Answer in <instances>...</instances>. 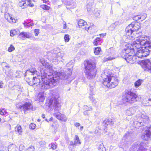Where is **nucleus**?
Masks as SVG:
<instances>
[{"label": "nucleus", "mask_w": 151, "mask_h": 151, "mask_svg": "<svg viewBox=\"0 0 151 151\" xmlns=\"http://www.w3.org/2000/svg\"><path fill=\"white\" fill-rule=\"evenodd\" d=\"M20 37L24 38H29L30 36L28 32H21L19 35Z\"/></svg>", "instance_id": "nucleus-20"}, {"label": "nucleus", "mask_w": 151, "mask_h": 151, "mask_svg": "<svg viewBox=\"0 0 151 151\" xmlns=\"http://www.w3.org/2000/svg\"><path fill=\"white\" fill-rule=\"evenodd\" d=\"M6 113V111L4 109H0V114L3 115L5 114Z\"/></svg>", "instance_id": "nucleus-42"}, {"label": "nucleus", "mask_w": 151, "mask_h": 151, "mask_svg": "<svg viewBox=\"0 0 151 151\" xmlns=\"http://www.w3.org/2000/svg\"><path fill=\"white\" fill-rule=\"evenodd\" d=\"M147 149L144 148L139 149L137 151H147Z\"/></svg>", "instance_id": "nucleus-57"}, {"label": "nucleus", "mask_w": 151, "mask_h": 151, "mask_svg": "<svg viewBox=\"0 0 151 151\" xmlns=\"http://www.w3.org/2000/svg\"><path fill=\"white\" fill-rule=\"evenodd\" d=\"M143 102V105L146 106H151V99L146 98H145Z\"/></svg>", "instance_id": "nucleus-17"}, {"label": "nucleus", "mask_w": 151, "mask_h": 151, "mask_svg": "<svg viewBox=\"0 0 151 151\" xmlns=\"http://www.w3.org/2000/svg\"><path fill=\"white\" fill-rule=\"evenodd\" d=\"M118 22H116L114 23L111 24L110 26V27H112L114 28L115 27L116 25L118 24Z\"/></svg>", "instance_id": "nucleus-50"}, {"label": "nucleus", "mask_w": 151, "mask_h": 151, "mask_svg": "<svg viewBox=\"0 0 151 151\" xmlns=\"http://www.w3.org/2000/svg\"><path fill=\"white\" fill-rule=\"evenodd\" d=\"M119 146V147L124 149L127 147L128 144L126 142L122 141L120 142Z\"/></svg>", "instance_id": "nucleus-21"}, {"label": "nucleus", "mask_w": 151, "mask_h": 151, "mask_svg": "<svg viewBox=\"0 0 151 151\" xmlns=\"http://www.w3.org/2000/svg\"><path fill=\"white\" fill-rule=\"evenodd\" d=\"M147 17V14H144L143 15H142L141 17H139L138 16V17L139 19H142L143 20L144 19Z\"/></svg>", "instance_id": "nucleus-46"}, {"label": "nucleus", "mask_w": 151, "mask_h": 151, "mask_svg": "<svg viewBox=\"0 0 151 151\" xmlns=\"http://www.w3.org/2000/svg\"><path fill=\"white\" fill-rule=\"evenodd\" d=\"M93 26V24H91V26L87 28H86V30H88L90 29L92 27V26Z\"/></svg>", "instance_id": "nucleus-51"}, {"label": "nucleus", "mask_w": 151, "mask_h": 151, "mask_svg": "<svg viewBox=\"0 0 151 151\" xmlns=\"http://www.w3.org/2000/svg\"><path fill=\"white\" fill-rule=\"evenodd\" d=\"M89 98L91 101L93 103L95 104L98 101V99L97 98H94L92 95L90 96Z\"/></svg>", "instance_id": "nucleus-27"}, {"label": "nucleus", "mask_w": 151, "mask_h": 151, "mask_svg": "<svg viewBox=\"0 0 151 151\" xmlns=\"http://www.w3.org/2000/svg\"><path fill=\"white\" fill-rule=\"evenodd\" d=\"M3 65H4L5 67L7 68H6V74L9 76H11L12 75V72L11 71H10L9 73H7V71L8 70H10V68L9 66L7 65V64L6 63H3Z\"/></svg>", "instance_id": "nucleus-19"}, {"label": "nucleus", "mask_w": 151, "mask_h": 151, "mask_svg": "<svg viewBox=\"0 0 151 151\" xmlns=\"http://www.w3.org/2000/svg\"><path fill=\"white\" fill-rule=\"evenodd\" d=\"M130 27H131V29L134 33L137 31L139 28L140 27L139 24L135 22H132L131 24H129Z\"/></svg>", "instance_id": "nucleus-15"}, {"label": "nucleus", "mask_w": 151, "mask_h": 151, "mask_svg": "<svg viewBox=\"0 0 151 151\" xmlns=\"http://www.w3.org/2000/svg\"><path fill=\"white\" fill-rule=\"evenodd\" d=\"M36 125L34 123H31L29 125V128L32 129H34L35 128Z\"/></svg>", "instance_id": "nucleus-45"}, {"label": "nucleus", "mask_w": 151, "mask_h": 151, "mask_svg": "<svg viewBox=\"0 0 151 151\" xmlns=\"http://www.w3.org/2000/svg\"><path fill=\"white\" fill-rule=\"evenodd\" d=\"M19 73H21V71H17L16 73V76H19V74H20Z\"/></svg>", "instance_id": "nucleus-56"}, {"label": "nucleus", "mask_w": 151, "mask_h": 151, "mask_svg": "<svg viewBox=\"0 0 151 151\" xmlns=\"http://www.w3.org/2000/svg\"><path fill=\"white\" fill-rule=\"evenodd\" d=\"M22 129L20 125H17L16 127L15 130L20 135H22Z\"/></svg>", "instance_id": "nucleus-25"}, {"label": "nucleus", "mask_w": 151, "mask_h": 151, "mask_svg": "<svg viewBox=\"0 0 151 151\" xmlns=\"http://www.w3.org/2000/svg\"><path fill=\"white\" fill-rule=\"evenodd\" d=\"M122 100L124 102L133 103L139 101L140 99L135 93L129 90H126L123 93Z\"/></svg>", "instance_id": "nucleus-7"}, {"label": "nucleus", "mask_w": 151, "mask_h": 151, "mask_svg": "<svg viewBox=\"0 0 151 151\" xmlns=\"http://www.w3.org/2000/svg\"><path fill=\"white\" fill-rule=\"evenodd\" d=\"M55 144L56 143H55V144L53 143L51 144V147L53 150H55L57 146L56 145H55Z\"/></svg>", "instance_id": "nucleus-48"}, {"label": "nucleus", "mask_w": 151, "mask_h": 151, "mask_svg": "<svg viewBox=\"0 0 151 151\" xmlns=\"http://www.w3.org/2000/svg\"><path fill=\"white\" fill-rule=\"evenodd\" d=\"M101 77L104 85L109 88L115 87L118 84V79L114 76L106 75L104 73L102 74Z\"/></svg>", "instance_id": "nucleus-5"}, {"label": "nucleus", "mask_w": 151, "mask_h": 151, "mask_svg": "<svg viewBox=\"0 0 151 151\" xmlns=\"http://www.w3.org/2000/svg\"><path fill=\"white\" fill-rule=\"evenodd\" d=\"M27 23L25 21H24V26H27Z\"/></svg>", "instance_id": "nucleus-59"}, {"label": "nucleus", "mask_w": 151, "mask_h": 151, "mask_svg": "<svg viewBox=\"0 0 151 151\" xmlns=\"http://www.w3.org/2000/svg\"><path fill=\"white\" fill-rule=\"evenodd\" d=\"M83 126H81L80 127V128L81 130H83Z\"/></svg>", "instance_id": "nucleus-64"}, {"label": "nucleus", "mask_w": 151, "mask_h": 151, "mask_svg": "<svg viewBox=\"0 0 151 151\" xmlns=\"http://www.w3.org/2000/svg\"><path fill=\"white\" fill-rule=\"evenodd\" d=\"M63 29H66V23L65 22H63Z\"/></svg>", "instance_id": "nucleus-52"}, {"label": "nucleus", "mask_w": 151, "mask_h": 151, "mask_svg": "<svg viewBox=\"0 0 151 151\" xmlns=\"http://www.w3.org/2000/svg\"><path fill=\"white\" fill-rule=\"evenodd\" d=\"M16 146L14 145H9L8 147V150L9 151H15V150Z\"/></svg>", "instance_id": "nucleus-31"}, {"label": "nucleus", "mask_w": 151, "mask_h": 151, "mask_svg": "<svg viewBox=\"0 0 151 151\" xmlns=\"http://www.w3.org/2000/svg\"><path fill=\"white\" fill-rule=\"evenodd\" d=\"M3 83L2 81H0V88H3Z\"/></svg>", "instance_id": "nucleus-54"}, {"label": "nucleus", "mask_w": 151, "mask_h": 151, "mask_svg": "<svg viewBox=\"0 0 151 151\" xmlns=\"http://www.w3.org/2000/svg\"><path fill=\"white\" fill-rule=\"evenodd\" d=\"M4 17L6 19L8 22L10 23H14L16 22V20L10 16L8 13L5 14Z\"/></svg>", "instance_id": "nucleus-14"}, {"label": "nucleus", "mask_w": 151, "mask_h": 151, "mask_svg": "<svg viewBox=\"0 0 151 151\" xmlns=\"http://www.w3.org/2000/svg\"><path fill=\"white\" fill-rule=\"evenodd\" d=\"M27 1L28 2V4H29L30 3H31V0H27Z\"/></svg>", "instance_id": "nucleus-63"}, {"label": "nucleus", "mask_w": 151, "mask_h": 151, "mask_svg": "<svg viewBox=\"0 0 151 151\" xmlns=\"http://www.w3.org/2000/svg\"><path fill=\"white\" fill-rule=\"evenodd\" d=\"M53 120V118L52 117H51L50 118L49 120V121H51Z\"/></svg>", "instance_id": "nucleus-62"}, {"label": "nucleus", "mask_w": 151, "mask_h": 151, "mask_svg": "<svg viewBox=\"0 0 151 151\" xmlns=\"http://www.w3.org/2000/svg\"><path fill=\"white\" fill-rule=\"evenodd\" d=\"M53 115L58 120L64 122H66L67 120V118L65 115L60 112L54 113H53Z\"/></svg>", "instance_id": "nucleus-11"}, {"label": "nucleus", "mask_w": 151, "mask_h": 151, "mask_svg": "<svg viewBox=\"0 0 151 151\" xmlns=\"http://www.w3.org/2000/svg\"><path fill=\"white\" fill-rule=\"evenodd\" d=\"M75 125L77 127L80 126V124L79 123H76L75 124Z\"/></svg>", "instance_id": "nucleus-58"}, {"label": "nucleus", "mask_w": 151, "mask_h": 151, "mask_svg": "<svg viewBox=\"0 0 151 151\" xmlns=\"http://www.w3.org/2000/svg\"><path fill=\"white\" fill-rule=\"evenodd\" d=\"M40 73H38L34 68L26 70L25 76L27 82L31 86L36 84L37 86L40 83Z\"/></svg>", "instance_id": "nucleus-4"}, {"label": "nucleus", "mask_w": 151, "mask_h": 151, "mask_svg": "<svg viewBox=\"0 0 151 151\" xmlns=\"http://www.w3.org/2000/svg\"><path fill=\"white\" fill-rule=\"evenodd\" d=\"M78 25L80 28L82 27L87 24L86 22H85L83 19H80L78 22Z\"/></svg>", "instance_id": "nucleus-24"}, {"label": "nucleus", "mask_w": 151, "mask_h": 151, "mask_svg": "<svg viewBox=\"0 0 151 151\" xmlns=\"http://www.w3.org/2000/svg\"><path fill=\"white\" fill-rule=\"evenodd\" d=\"M17 107L18 108H19L22 110H23L24 113L27 111L34 110L35 109H34L32 104L29 102H26L22 105H17Z\"/></svg>", "instance_id": "nucleus-9"}, {"label": "nucleus", "mask_w": 151, "mask_h": 151, "mask_svg": "<svg viewBox=\"0 0 151 151\" xmlns=\"http://www.w3.org/2000/svg\"><path fill=\"white\" fill-rule=\"evenodd\" d=\"M44 93H41L39 95L40 101L43 102L45 99V97H47L48 99L46 100V104L50 108L54 109L55 111H58L60 107L59 103V94L57 91L52 90L50 91L48 95H44Z\"/></svg>", "instance_id": "nucleus-3"}, {"label": "nucleus", "mask_w": 151, "mask_h": 151, "mask_svg": "<svg viewBox=\"0 0 151 151\" xmlns=\"http://www.w3.org/2000/svg\"><path fill=\"white\" fill-rule=\"evenodd\" d=\"M112 120L110 119H106L103 122V125L106 127L109 124H112Z\"/></svg>", "instance_id": "nucleus-18"}, {"label": "nucleus", "mask_w": 151, "mask_h": 151, "mask_svg": "<svg viewBox=\"0 0 151 151\" xmlns=\"http://www.w3.org/2000/svg\"><path fill=\"white\" fill-rule=\"evenodd\" d=\"M137 121H134V126L136 127H140L144 125V123L147 122L149 120V117L147 116L142 114L141 116H137Z\"/></svg>", "instance_id": "nucleus-8"}, {"label": "nucleus", "mask_w": 151, "mask_h": 151, "mask_svg": "<svg viewBox=\"0 0 151 151\" xmlns=\"http://www.w3.org/2000/svg\"><path fill=\"white\" fill-rule=\"evenodd\" d=\"M137 109V106H133L129 108V111H130L132 114H133L136 112Z\"/></svg>", "instance_id": "nucleus-29"}, {"label": "nucleus", "mask_w": 151, "mask_h": 151, "mask_svg": "<svg viewBox=\"0 0 151 151\" xmlns=\"http://www.w3.org/2000/svg\"><path fill=\"white\" fill-rule=\"evenodd\" d=\"M151 136V130L148 129L145 131L142 136V137L143 139L146 140L150 138Z\"/></svg>", "instance_id": "nucleus-16"}, {"label": "nucleus", "mask_w": 151, "mask_h": 151, "mask_svg": "<svg viewBox=\"0 0 151 151\" xmlns=\"http://www.w3.org/2000/svg\"><path fill=\"white\" fill-rule=\"evenodd\" d=\"M137 42L134 41L130 44H125L126 48L124 49L125 59L127 62L132 63L135 57L131 55V52H136V55L139 58H142L148 55L151 51V41H148L145 37H140L137 39Z\"/></svg>", "instance_id": "nucleus-2"}, {"label": "nucleus", "mask_w": 151, "mask_h": 151, "mask_svg": "<svg viewBox=\"0 0 151 151\" xmlns=\"http://www.w3.org/2000/svg\"><path fill=\"white\" fill-rule=\"evenodd\" d=\"M14 50L15 48L12 45H11L8 48V51L9 52H11Z\"/></svg>", "instance_id": "nucleus-39"}, {"label": "nucleus", "mask_w": 151, "mask_h": 151, "mask_svg": "<svg viewBox=\"0 0 151 151\" xmlns=\"http://www.w3.org/2000/svg\"><path fill=\"white\" fill-rule=\"evenodd\" d=\"M40 62L47 69L46 70L43 68H41L40 70L42 82L40 84V86L42 90H47L53 87L56 85L59 79H67L71 75L72 72L70 70L54 73L52 64L45 62L43 58L40 59Z\"/></svg>", "instance_id": "nucleus-1"}, {"label": "nucleus", "mask_w": 151, "mask_h": 151, "mask_svg": "<svg viewBox=\"0 0 151 151\" xmlns=\"http://www.w3.org/2000/svg\"><path fill=\"white\" fill-rule=\"evenodd\" d=\"M74 142L71 141L70 145L71 146H78L81 144V142L79 139L78 135H76L73 139Z\"/></svg>", "instance_id": "nucleus-13"}, {"label": "nucleus", "mask_w": 151, "mask_h": 151, "mask_svg": "<svg viewBox=\"0 0 151 151\" xmlns=\"http://www.w3.org/2000/svg\"><path fill=\"white\" fill-rule=\"evenodd\" d=\"M42 117L43 118H45V115L44 114H42Z\"/></svg>", "instance_id": "nucleus-60"}, {"label": "nucleus", "mask_w": 151, "mask_h": 151, "mask_svg": "<svg viewBox=\"0 0 151 151\" xmlns=\"http://www.w3.org/2000/svg\"><path fill=\"white\" fill-rule=\"evenodd\" d=\"M92 109V107L90 106L85 105L83 107V109L86 111H91Z\"/></svg>", "instance_id": "nucleus-33"}, {"label": "nucleus", "mask_w": 151, "mask_h": 151, "mask_svg": "<svg viewBox=\"0 0 151 151\" xmlns=\"http://www.w3.org/2000/svg\"><path fill=\"white\" fill-rule=\"evenodd\" d=\"M143 68L145 71L151 73V63L149 60H143L142 61Z\"/></svg>", "instance_id": "nucleus-10"}, {"label": "nucleus", "mask_w": 151, "mask_h": 151, "mask_svg": "<svg viewBox=\"0 0 151 151\" xmlns=\"http://www.w3.org/2000/svg\"><path fill=\"white\" fill-rule=\"evenodd\" d=\"M35 148L34 147L31 146L29 147L26 150V151H34Z\"/></svg>", "instance_id": "nucleus-43"}, {"label": "nucleus", "mask_w": 151, "mask_h": 151, "mask_svg": "<svg viewBox=\"0 0 151 151\" xmlns=\"http://www.w3.org/2000/svg\"><path fill=\"white\" fill-rule=\"evenodd\" d=\"M39 29H35L34 30V33L35 36H37L39 33Z\"/></svg>", "instance_id": "nucleus-47"}, {"label": "nucleus", "mask_w": 151, "mask_h": 151, "mask_svg": "<svg viewBox=\"0 0 151 151\" xmlns=\"http://www.w3.org/2000/svg\"><path fill=\"white\" fill-rule=\"evenodd\" d=\"M14 89L18 90V91H21L22 87L19 85H16L14 86Z\"/></svg>", "instance_id": "nucleus-37"}, {"label": "nucleus", "mask_w": 151, "mask_h": 151, "mask_svg": "<svg viewBox=\"0 0 151 151\" xmlns=\"http://www.w3.org/2000/svg\"><path fill=\"white\" fill-rule=\"evenodd\" d=\"M95 87L94 86H91L90 85V87L89 88V91L90 96L92 95H94V91H95Z\"/></svg>", "instance_id": "nucleus-26"}, {"label": "nucleus", "mask_w": 151, "mask_h": 151, "mask_svg": "<svg viewBox=\"0 0 151 151\" xmlns=\"http://www.w3.org/2000/svg\"><path fill=\"white\" fill-rule=\"evenodd\" d=\"M131 28V27H130L129 25L126 27L125 29L126 34L127 36H129L132 37H134V39H135V36L136 37H137V36L134 35V34L136 33H134Z\"/></svg>", "instance_id": "nucleus-12"}, {"label": "nucleus", "mask_w": 151, "mask_h": 151, "mask_svg": "<svg viewBox=\"0 0 151 151\" xmlns=\"http://www.w3.org/2000/svg\"><path fill=\"white\" fill-rule=\"evenodd\" d=\"M83 114L85 115H88V111H86L85 110L83 112Z\"/></svg>", "instance_id": "nucleus-55"}, {"label": "nucleus", "mask_w": 151, "mask_h": 151, "mask_svg": "<svg viewBox=\"0 0 151 151\" xmlns=\"http://www.w3.org/2000/svg\"><path fill=\"white\" fill-rule=\"evenodd\" d=\"M18 5L19 6L22 7V9L26 8L27 6V4H26V2L24 1H19Z\"/></svg>", "instance_id": "nucleus-23"}, {"label": "nucleus", "mask_w": 151, "mask_h": 151, "mask_svg": "<svg viewBox=\"0 0 151 151\" xmlns=\"http://www.w3.org/2000/svg\"><path fill=\"white\" fill-rule=\"evenodd\" d=\"M27 6H29L31 7H33L34 6V5L33 4H32L31 3H30L29 4H28L27 5Z\"/></svg>", "instance_id": "nucleus-53"}, {"label": "nucleus", "mask_w": 151, "mask_h": 151, "mask_svg": "<svg viewBox=\"0 0 151 151\" xmlns=\"http://www.w3.org/2000/svg\"><path fill=\"white\" fill-rule=\"evenodd\" d=\"M40 7L43 9H49V7L47 5H41Z\"/></svg>", "instance_id": "nucleus-38"}, {"label": "nucleus", "mask_w": 151, "mask_h": 151, "mask_svg": "<svg viewBox=\"0 0 151 151\" xmlns=\"http://www.w3.org/2000/svg\"><path fill=\"white\" fill-rule=\"evenodd\" d=\"M125 138L128 139L129 140H130L132 138L131 134L129 132L126 133L124 136Z\"/></svg>", "instance_id": "nucleus-34"}, {"label": "nucleus", "mask_w": 151, "mask_h": 151, "mask_svg": "<svg viewBox=\"0 0 151 151\" xmlns=\"http://www.w3.org/2000/svg\"><path fill=\"white\" fill-rule=\"evenodd\" d=\"M86 76L89 79L94 78L96 74V68L95 63L93 62L88 61L87 65L85 66Z\"/></svg>", "instance_id": "nucleus-6"}, {"label": "nucleus", "mask_w": 151, "mask_h": 151, "mask_svg": "<svg viewBox=\"0 0 151 151\" xmlns=\"http://www.w3.org/2000/svg\"><path fill=\"white\" fill-rule=\"evenodd\" d=\"M116 57H109L108 58H104L103 59V61L104 62H106L108 60H111L115 58Z\"/></svg>", "instance_id": "nucleus-32"}, {"label": "nucleus", "mask_w": 151, "mask_h": 151, "mask_svg": "<svg viewBox=\"0 0 151 151\" xmlns=\"http://www.w3.org/2000/svg\"><path fill=\"white\" fill-rule=\"evenodd\" d=\"M91 2L88 3L86 6L87 9H91L92 8V6L93 3V0H91Z\"/></svg>", "instance_id": "nucleus-28"}, {"label": "nucleus", "mask_w": 151, "mask_h": 151, "mask_svg": "<svg viewBox=\"0 0 151 151\" xmlns=\"http://www.w3.org/2000/svg\"><path fill=\"white\" fill-rule=\"evenodd\" d=\"M98 151H106V149L103 145H100L98 147Z\"/></svg>", "instance_id": "nucleus-35"}, {"label": "nucleus", "mask_w": 151, "mask_h": 151, "mask_svg": "<svg viewBox=\"0 0 151 151\" xmlns=\"http://www.w3.org/2000/svg\"><path fill=\"white\" fill-rule=\"evenodd\" d=\"M126 114L127 115H128V116H131L132 115L130 111H129V109L128 110H127L126 112Z\"/></svg>", "instance_id": "nucleus-49"}, {"label": "nucleus", "mask_w": 151, "mask_h": 151, "mask_svg": "<svg viewBox=\"0 0 151 151\" xmlns=\"http://www.w3.org/2000/svg\"><path fill=\"white\" fill-rule=\"evenodd\" d=\"M100 41V38L97 37L94 40L93 42V44L95 45H98V42Z\"/></svg>", "instance_id": "nucleus-41"}, {"label": "nucleus", "mask_w": 151, "mask_h": 151, "mask_svg": "<svg viewBox=\"0 0 151 151\" xmlns=\"http://www.w3.org/2000/svg\"><path fill=\"white\" fill-rule=\"evenodd\" d=\"M10 33V36L13 37L15 35L19 34V29H14L11 30Z\"/></svg>", "instance_id": "nucleus-22"}, {"label": "nucleus", "mask_w": 151, "mask_h": 151, "mask_svg": "<svg viewBox=\"0 0 151 151\" xmlns=\"http://www.w3.org/2000/svg\"><path fill=\"white\" fill-rule=\"evenodd\" d=\"M108 52L109 53H110V54L113 55L114 54V50L113 48H109L108 50Z\"/></svg>", "instance_id": "nucleus-44"}, {"label": "nucleus", "mask_w": 151, "mask_h": 151, "mask_svg": "<svg viewBox=\"0 0 151 151\" xmlns=\"http://www.w3.org/2000/svg\"><path fill=\"white\" fill-rule=\"evenodd\" d=\"M100 35L101 36V37H103L105 35L104 34H101Z\"/></svg>", "instance_id": "nucleus-61"}, {"label": "nucleus", "mask_w": 151, "mask_h": 151, "mask_svg": "<svg viewBox=\"0 0 151 151\" xmlns=\"http://www.w3.org/2000/svg\"><path fill=\"white\" fill-rule=\"evenodd\" d=\"M69 35H65L64 37V39L65 40V41L66 42H68L69 41L70 38H69Z\"/></svg>", "instance_id": "nucleus-40"}, {"label": "nucleus", "mask_w": 151, "mask_h": 151, "mask_svg": "<svg viewBox=\"0 0 151 151\" xmlns=\"http://www.w3.org/2000/svg\"><path fill=\"white\" fill-rule=\"evenodd\" d=\"M101 51V48L98 47L94 49V52L96 55H98L100 54Z\"/></svg>", "instance_id": "nucleus-30"}, {"label": "nucleus", "mask_w": 151, "mask_h": 151, "mask_svg": "<svg viewBox=\"0 0 151 151\" xmlns=\"http://www.w3.org/2000/svg\"><path fill=\"white\" fill-rule=\"evenodd\" d=\"M142 80H139L135 82L134 85L136 87H137L140 86L141 84Z\"/></svg>", "instance_id": "nucleus-36"}]
</instances>
